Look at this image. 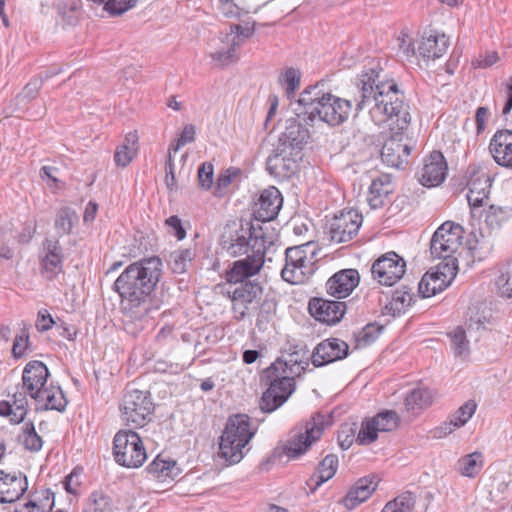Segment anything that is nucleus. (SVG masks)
Segmentation results:
<instances>
[{"instance_id":"obj_1","label":"nucleus","mask_w":512,"mask_h":512,"mask_svg":"<svg viewBox=\"0 0 512 512\" xmlns=\"http://www.w3.org/2000/svg\"><path fill=\"white\" fill-rule=\"evenodd\" d=\"M361 83L360 99L355 110H367L375 125H388L393 133L383 144L381 158L387 166L399 168L407 161L412 147L404 135L410 118L397 84L380 81L379 72L374 69L361 75Z\"/></svg>"},{"instance_id":"obj_2","label":"nucleus","mask_w":512,"mask_h":512,"mask_svg":"<svg viewBox=\"0 0 512 512\" xmlns=\"http://www.w3.org/2000/svg\"><path fill=\"white\" fill-rule=\"evenodd\" d=\"M162 260L157 257L141 259L128 265L114 282L123 312L124 330L136 336L149 322L150 296L162 275Z\"/></svg>"},{"instance_id":"obj_3","label":"nucleus","mask_w":512,"mask_h":512,"mask_svg":"<svg viewBox=\"0 0 512 512\" xmlns=\"http://www.w3.org/2000/svg\"><path fill=\"white\" fill-rule=\"evenodd\" d=\"M297 115L310 126L316 122L327 124L329 127H339L345 123L352 112L351 101L338 97L323 90V84L309 86L304 89L298 100Z\"/></svg>"},{"instance_id":"obj_4","label":"nucleus","mask_w":512,"mask_h":512,"mask_svg":"<svg viewBox=\"0 0 512 512\" xmlns=\"http://www.w3.org/2000/svg\"><path fill=\"white\" fill-rule=\"evenodd\" d=\"M255 435L250 425V418L245 414L229 417L220 438L218 456L227 465L239 463L244 457L243 449Z\"/></svg>"},{"instance_id":"obj_5","label":"nucleus","mask_w":512,"mask_h":512,"mask_svg":"<svg viewBox=\"0 0 512 512\" xmlns=\"http://www.w3.org/2000/svg\"><path fill=\"white\" fill-rule=\"evenodd\" d=\"M269 383L268 389L263 393L260 407L264 412H273L279 408L295 390L293 377L286 375L285 364L273 363L264 372Z\"/></svg>"},{"instance_id":"obj_6","label":"nucleus","mask_w":512,"mask_h":512,"mask_svg":"<svg viewBox=\"0 0 512 512\" xmlns=\"http://www.w3.org/2000/svg\"><path fill=\"white\" fill-rule=\"evenodd\" d=\"M121 418L132 428H142L150 420L154 411V404L149 392L127 388L121 404Z\"/></svg>"},{"instance_id":"obj_7","label":"nucleus","mask_w":512,"mask_h":512,"mask_svg":"<svg viewBox=\"0 0 512 512\" xmlns=\"http://www.w3.org/2000/svg\"><path fill=\"white\" fill-rule=\"evenodd\" d=\"M463 228L454 222H444L433 234L430 242V252L434 258L442 259L440 263H450L453 260L458 268V260L454 256L461 248Z\"/></svg>"},{"instance_id":"obj_8","label":"nucleus","mask_w":512,"mask_h":512,"mask_svg":"<svg viewBox=\"0 0 512 512\" xmlns=\"http://www.w3.org/2000/svg\"><path fill=\"white\" fill-rule=\"evenodd\" d=\"M115 461L127 468H138L147 459L142 439L133 430H120L113 440Z\"/></svg>"},{"instance_id":"obj_9","label":"nucleus","mask_w":512,"mask_h":512,"mask_svg":"<svg viewBox=\"0 0 512 512\" xmlns=\"http://www.w3.org/2000/svg\"><path fill=\"white\" fill-rule=\"evenodd\" d=\"M255 32V21L232 24L221 38L222 46L212 54L213 60L220 66L234 63L238 59L237 51Z\"/></svg>"},{"instance_id":"obj_10","label":"nucleus","mask_w":512,"mask_h":512,"mask_svg":"<svg viewBox=\"0 0 512 512\" xmlns=\"http://www.w3.org/2000/svg\"><path fill=\"white\" fill-rule=\"evenodd\" d=\"M269 248L266 247V240H255L253 253L233 263L226 274L230 283H244V280L256 275L265 262V255Z\"/></svg>"},{"instance_id":"obj_11","label":"nucleus","mask_w":512,"mask_h":512,"mask_svg":"<svg viewBox=\"0 0 512 512\" xmlns=\"http://www.w3.org/2000/svg\"><path fill=\"white\" fill-rule=\"evenodd\" d=\"M450 263H439L424 274L418 284V292L423 298L434 296L446 289L457 275V267L453 260Z\"/></svg>"},{"instance_id":"obj_12","label":"nucleus","mask_w":512,"mask_h":512,"mask_svg":"<svg viewBox=\"0 0 512 512\" xmlns=\"http://www.w3.org/2000/svg\"><path fill=\"white\" fill-rule=\"evenodd\" d=\"M324 416L315 414L305 423L300 431L287 442L285 453L290 458H298L304 454L313 442L317 441L323 432Z\"/></svg>"},{"instance_id":"obj_13","label":"nucleus","mask_w":512,"mask_h":512,"mask_svg":"<svg viewBox=\"0 0 512 512\" xmlns=\"http://www.w3.org/2000/svg\"><path fill=\"white\" fill-rule=\"evenodd\" d=\"M300 151L294 150L292 144L281 143L266 162L267 171L278 180L290 178L297 171Z\"/></svg>"},{"instance_id":"obj_14","label":"nucleus","mask_w":512,"mask_h":512,"mask_svg":"<svg viewBox=\"0 0 512 512\" xmlns=\"http://www.w3.org/2000/svg\"><path fill=\"white\" fill-rule=\"evenodd\" d=\"M255 240H265V237L263 234L253 233L251 228L227 227L221 237V246L232 257L242 254L247 256L253 253Z\"/></svg>"},{"instance_id":"obj_15","label":"nucleus","mask_w":512,"mask_h":512,"mask_svg":"<svg viewBox=\"0 0 512 512\" xmlns=\"http://www.w3.org/2000/svg\"><path fill=\"white\" fill-rule=\"evenodd\" d=\"M399 416L393 410L378 413L372 418L365 419L358 432L357 440L360 445H368L374 442L379 432L394 430L399 424Z\"/></svg>"},{"instance_id":"obj_16","label":"nucleus","mask_w":512,"mask_h":512,"mask_svg":"<svg viewBox=\"0 0 512 512\" xmlns=\"http://www.w3.org/2000/svg\"><path fill=\"white\" fill-rule=\"evenodd\" d=\"M301 245L289 247L285 250V265L281 270V276L284 281L291 284L303 283L309 274V260L305 248Z\"/></svg>"},{"instance_id":"obj_17","label":"nucleus","mask_w":512,"mask_h":512,"mask_svg":"<svg viewBox=\"0 0 512 512\" xmlns=\"http://www.w3.org/2000/svg\"><path fill=\"white\" fill-rule=\"evenodd\" d=\"M406 263L395 252H389L378 258L372 265V276L381 285L392 286L402 278Z\"/></svg>"},{"instance_id":"obj_18","label":"nucleus","mask_w":512,"mask_h":512,"mask_svg":"<svg viewBox=\"0 0 512 512\" xmlns=\"http://www.w3.org/2000/svg\"><path fill=\"white\" fill-rule=\"evenodd\" d=\"M491 188V178L488 173L480 169H473L470 172L467 183V201L471 209V214L476 217L480 213V208L488 205L490 202L489 193Z\"/></svg>"},{"instance_id":"obj_19","label":"nucleus","mask_w":512,"mask_h":512,"mask_svg":"<svg viewBox=\"0 0 512 512\" xmlns=\"http://www.w3.org/2000/svg\"><path fill=\"white\" fill-rule=\"evenodd\" d=\"M363 217L357 210H343L330 223L331 239L337 243L350 241L359 231Z\"/></svg>"},{"instance_id":"obj_20","label":"nucleus","mask_w":512,"mask_h":512,"mask_svg":"<svg viewBox=\"0 0 512 512\" xmlns=\"http://www.w3.org/2000/svg\"><path fill=\"white\" fill-rule=\"evenodd\" d=\"M348 344L338 338H328L316 345L312 352V363L315 367H321L348 356Z\"/></svg>"},{"instance_id":"obj_21","label":"nucleus","mask_w":512,"mask_h":512,"mask_svg":"<svg viewBox=\"0 0 512 512\" xmlns=\"http://www.w3.org/2000/svg\"><path fill=\"white\" fill-rule=\"evenodd\" d=\"M448 166L443 154L433 151L423 161L419 172V181L423 186L435 187L440 185L446 178Z\"/></svg>"},{"instance_id":"obj_22","label":"nucleus","mask_w":512,"mask_h":512,"mask_svg":"<svg viewBox=\"0 0 512 512\" xmlns=\"http://www.w3.org/2000/svg\"><path fill=\"white\" fill-rule=\"evenodd\" d=\"M308 309L316 320L333 325L343 318L346 311V303L323 298H312L309 301Z\"/></svg>"},{"instance_id":"obj_23","label":"nucleus","mask_w":512,"mask_h":512,"mask_svg":"<svg viewBox=\"0 0 512 512\" xmlns=\"http://www.w3.org/2000/svg\"><path fill=\"white\" fill-rule=\"evenodd\" d=\"M359 281L360 276L356 269H343L327 280L326 292L337 299L346 298L358 286Z\"/></svg>"},{"instance_id":"obj_24","label":"nucleus","mask_w":512,"mask_h":512,"mask_svg":"<svg viewBox=\"0 0 512 512\" xmlns=\"http://www.w3.org/2000/svg\"><path fill=\"white\" fill-rule=\"evenodd\" d=\"M232 301L233 310L238 318L246 315L249 305L253 304L262 295V287L257 282H244L233 291L228 292Z\"/></svg>"},{"instance_id":"obj_25","label":"nucleus","mask_w":512,"mask_h":512,"mask_svg":"<svg viewBox=\"0 0 512 512\" xmlns=\"http://www.w3.org/2000/svg\"><path fill=\"white\" fill-rule=\"evenodd\" d=\"M48 377L49 370L43 362L30 361L24 367L22 373L23 388L31 398L35 397L39 391L47 387Z\"/></svg>"},{"instance_id":"obj_26","label":"nucleus","mask_w":512,"mask_h":512,"mask_svg":"<svg viewBox=\"0 0 512 512\" xmlns=\"http://www.w3.org/2000/svg\"><path fill=\"white\" fill-rule=\"evenodd\" d=\"M28 481L21 472L6 473L0 470V502L13 503L27 491Z\"/></svg>"},{"instance_id":"obj_27","label":"nucleus","mask_w":512,"mask_h":512,"mask_svg":"<svg viewBox=\"0 0 512 512\" xmlns=\"http://www.w3.org/2000/svg\"><path fill=\"white\" fill-rule=\"evenodd\" d=\"M63 251L58 240L45 239L41 252V271L47 279H53L62 271Z\"/></svg>"},{"instance_id":"obj_28","label":"nucleus","mask_w":512,"mask_h":512,"mask_svg":"<svg viewBox=\"0 0 512 512\" xmlns=\"http://www.w3.org/2000/svg\"><path fill=\"white\" fill-rule=\"evenodd\" d=\"M489 152L498 165L512 168V130H497L490 140Z\"/></svg>"},{"instance_id":"obj_29","label":"nucleus","mask_w":512,"mask_h":512,"mask_svg":"<svg viewBox=\"0 0 512 512\" xmlns=\"http://www.w3.org/2000/svg\"><path fill=\"white\" fill-rule=\"evenodd\" d=\"M377 486L378 481L375 476L360 478L349 489L346 496L340 501V504L346 509L352 510L370 498Z\"/></svg>"},{"instance_id":"obj_30","label":"nucleus","mask_w":512,"mask_h":512,"mask_svg":"<svg viewBox=\"0 0 512 512\" xmlns=\"http://www.w3.org/2000/svg\"><path fill=\"white\" fill-rule=\"evenodd\" d=\"M282 197L275 187L265 189L255 204V214L262 221L274 219L282 206Z\"/></svg>"},{"instance_id":"obj_31","label":"nucleus","mask_w":512,"mask_h":512,"mask_svg":"<svg viewBox=\"0 0 512 512\" xmlns=\"http://www.w3.org/2000/svg\"><path fill=\"white\" fill-rule=\"evenodd\" d=\"M449 47V39L444 33L431 31L425 34L418 46L419 55L424 59L435 60L443 56Z\"/></svg>"},{"instance_id":"obj_32","label":"nucleus","mask_w":512,"mask_h":512,"mask_svg":"<svg viewBox=\"0 0 512 512\" xmlns=\"http://www.w3.org/2000/svg\"><path fill=\"white\" fill-rule=\"evenodd\" d=\"M41 410H56L63 412L67 406V399L59 386H47L32 397Z\"/></svg>"},{"instance_id":"obj_33","label":"nucleus","mask_w":512,"mask_h":512,"mask_svg":"<svg viewBox=\"0 0 512 512\" xmlns=\"http://www.w3.org/2000/svg\"><path fill=\"white\" fill-rule=\"evenodd\" d=\"M25 392H15L12 396V402L0 401V415L10 417V421L19 424L24 421L27 414V398Z\"/></svg>"},{"instance_id":"obj_34","label":"nucleus","mask_w":512,"mask_h":512,"mask_svg":"<svg viewBox=\"0 0 512 512\" xmlns=\"http://www.w3.org/2000/svg\"><path fill=\"white\" fill-rule=\"evenodd\" d=\"M259 6L253 0H219L218 10L227 18L241 19L249 13H257Z\"/></svg>"},{"instance_id":"obj_35","label":"nucleus","mask_w":512,"mask_h":512,"mask_svg":"<svg viewBox=\"0 0 512 512\" xmlns=\"http://www.w3.org/2000/svg\"><path fill=\"white\" fill-rule=\"evenodd\" d=\"M413 299L414 294L412 293V289H409L406 286L397 288L393 292L390 300L385 304L383 314L391 315L393 317L399 316L412 304Z\"/></svg>"},{"instance_id":"obj_36","label":"nucleus","mask_w":512,"mask_h":512,"mask_svg":"<svg viewBox=\"0 0 512 512\" xmlns=\"http://www.w3.org/2000/svg\"><path fill=\"white\" fill-rule=\"evenodd\" d=\"M338 457L335 454H328L318 465L316 472L310 477L309 485H314L316 490L324 482L331 479L338 469Z\"/></svg>"},{"instance_id":"obj_37","label":"nucleus","mask_w":512,"mask_h":512,"mask_svg":"<svg viewBox=\"0 0 512 512\" xmlns=\"http://www.w3.org/2000/svg\"><path fill=\"white\" fill-rule=\"evenodd\" d=\"M192 141V126H185L180 137L177 139L176 144H171L168 152V159L166 162V184L169 189H173L175 184V174L173 169V154H175L182 146Z\"/></svg>"},{"instance_id":"obj_38","label":"nucleus","mask_w":512,"mask_h":512,"mask_svg":"<svg viewBox=\"0 0 512 512\" xmlns=\"http://www.w3.org/2000/svg\"><path fill=\"white\" fill-rule=\"evenodd\" d=\"M390 192L391 187L388 177L374 179L369 187L368 204L372 209L382 207Z\"/></svg>"},{"instance_id":"obj_39","label":"nucleus","mask_w":512,"mask_h":512,"mask_svg":"<svg viewBox=\"0 0 512 512\" xmlns=\"http://www.w3.org/2000/svg\"><path fill=\"white\" fill-rule=\"evenodd\" d=\"M138 136L136 132L126 135L124 142L119 145L114 154L115 163L118 166L126 167L137 153Z\"/></svg>"},{"instance_id":"obj_40","label":"nucleus","mask_w":512,"mask_h":512,"mask_svg":"<svg viewBox=\"0 0 512 512\" xmlns=\"http://www.w3.org/2000/svg\"><path fill=\"white\" fill-rule=\"evenodd\" d=\"M476 403L472 400L467 401L452 415L450 422L445 423L442 429L445 434L452 433L456 428L465 425L468 420L473 416L476 410Z\"/></svg>"},{"instance_id":"obj_41","label":"nucleus","mask_w":512,"mask_h":512,"mask_svg":"<svg viewBox=\"0 0 512 512\" xmlns=\"http://www.w3.org/2000/svg\"><path fill=\"white\" fill-rule=\"evenodd\" d=\"M147 471L149 474L159 479H174L179 475V469L176 462L173 460H165L157 456L148 466Z\"/></svg>"},{"instance_id":"obj_42","label":"nucleus","mask_w":512,"mask_h":512,"mask_svg":"<svg viewBox=\"0 0 512 512\" xmlns=\"http://www.w3.org/2000/svg\"><path fill=\"white\" fill-rule=\"evenodd\" d=\"M168 266L175 274H184L192 263V252L190 249H178L170 253L167 260Z\"/></svg>"},{"instance_id":"obj_43","label":"nucleus","mask_w":512,"mask_h":512,"mask_svg":"<svg viewBox=\"0 0 512 512\" xmlns=\"http://www.w3.org/2000/svg\"><path fill=\"white\" fill-rule=\"evenodd\" d=\"M432 403V393L426 388L412 390L405 399V407L408 411L421 410Z\"/></svg>"},{"instance_id":"obj_44","label":"nucleus","mask_w":512,"mask_h":512,"mask_svg":"<svg viewBox=\"0 0 512 512\" xmlns=\"http://www.w3.org/2000/svg\"><path fill=\"white\" fill-rule=\"evenodd\" d=\"M459 471L462 476L474 478L483 467V455L473 452L459 460Z\"/></svg>"},{"instance_id":"obj_45","label":"nucleus","mask_w":512,"mask_h":512,"mask_svg":"<svg viewBox=\"0 0 512 512\" xmlns=\"http://www.w3.org/2000/svg\"><path fill=\"white\" fill-rule=\"evenodd\" d=\"M19 441L25 449L31 452H38L43 446V440L36 432L32 422L25 423L22 427V433L19 435Z\"/></svg>"},{"instance_id":"obj_46","label":"nucleus","mask_w":512,"mask_h":512,"mask_svg":"<svg viewBox=\"0 0 512 512\" xmlns=\"http://www.w3.org/2000/svg\"><path fill=\"white\" fill-rule=\"evenodd\" d=\"M488 209L485 211V224L490 230L499 229L501 224L507 219L509 209L507 207L497 206L494 204L486 205Z\"/></svg>"},{"instance_id":"obj_47","label":"nucleus","mask_w":512,"mask_h":512,"mask_svg":"<svg viewBox=\"0 0 512 512\" xmlns=\"http://www.w3.org/2000/svg\"><path fill=\"white\" fill-rule=\"evenodd\" d=\"M77 220V215L74 210L68 207L61 208L55 219V229L57 233L67 235L71 232L74 221Z\"/></svg>"},{"instance_id":"obj_48","label":"nucleus","mask_w":512,"mask_h":512,"mask_svg":"<svg viewBox=\"0 0 512 512\" xmlns=\"http://www.w3.org/2000/svg\"><path fill=\"white\" fill-rule=\"evenodd\" d=\"M415 505V497L411 492H404L389 501L382 512H411Z\"/></svg>"},{"instance_id":"obj_49","label":"nucleus","mask_w":512,"mask_h":512,"mask_svg":"<svg viewBox=\"0 0 512 512\" xmlns=\"http://www.w3.org/2000/svg\"><path fill=\"white\" fill-rule=\"evenodd\" d=\"M496 286L501 296L512 297V262L500 266Z\"/></svg>"},{"instance_id":"obj_50","label":"nucleus","mask_w":512,"mask_h":512,"mask_svg":"<svg viewBox=\"0 0 512 512\" xmlns=\"http://www.w3.org/2000/svg\"><path fill=\"white\" fill-rule=\"evenodd\" d=\"M239 170L229 168L222 172L215 183L213 195L222 198L228 194V187L232 181L238 176Z\"/></svg>"},{"instance_id":"obj_51","label":"nucleus","mask_w":512,"mask_h":512,"mask_svg":"<svg viewBox=\"0 0 512 512\" xmlns=\"http://www.w3.org/2000/svg\"><path fill=\"white\" fill-rule=\"evenodd\" d=\"M358 426L356 423H344L338 431V443L343 450L351 447L354 441L358 443Z\"/></svg>"},{"instance_id":"obj_52","label":"nucleus","mask_w":512,"mask_h":512,"mask_svg":"<svg viewBox=\"0 0 512 512\" xmlns=\"http://www.w3.org/2000/svg\"><path fill=\"white\" fill-rule=\"evenodd\" d=\"M451 346L457 356L467 355L469 353V341L466 332L462 327H456L449 333Z\"/></svg>"},{"instance_id":"obj_53","label":"nucleus","mask_w":512,"mask_h":512,"mask_svg":"<svg viewBox=\"0 0 512 512\" xmlns=\"http://www.w3.org/2000/svg\"><path fill=\"white\" fill-rule=\"evenodd\" d=\"M83 512H114V508L108 496L93 493Z\"/></svg>"},{"instance_id":"obj_54","label":"nucleus","mask_w":512,"mask_h":512,"mask_svg":"<svg viewBox=\"0 0 512 512\" xmlns=\"http://www.w3.org/2000/svg\"><path fill=\"white\" fill-rule=\"evenodd\" d=\"M44 79L42 77L32 78L18 94L17 99L20 102H30L34 100L43 86Z\"/></svg>"},{"instance_id":"obj_55","label":"nucleus","mask_w":512,"mask_h":512,"mask_svg":"<svg viewBox=\"0 0 512 512\" xmlns=\"http://www.w3.org/2000/svg\"><path fill=\"white\" fill-rule=\"evenodd\" d=\"M382 328L375 324H368L361 331L358 332L356 336L357 345L359 347H365L373 342L379 337Z\"/></svg>"},{"instance_id":"obj_56","label":"nucleus","mask_w":512,"mask_h":512,"mask_svg":"<svg viewBox=\"0 0 512 512\" xmlns=\"http://www.w3.org/2000/svg\"><path fill=\"white\" fill-rule=\"evenodd\" d=\"M198 184L201 189L209 190L214 183V166L211 162L202 163L197 171Z\"/></svg>"},{"instance_id":"obj_57","label":"nucleus","mask_w":512,"mask_h":512,"mask_svg":"<svg viewBox=\"0 0 512 512\" xmlns=\"http://www.w3.org/2000/svg\"><path fill=\"white\" fill-rule=\"evenodd\" d=\"M45 500L47 503H43L41 505H38L34 501H28L23 505L15 507L14 512H47L54 506V494L50 491H47Z\"/></svg>"},{"instance_id":"obj_58","label":"nucleus","mask_w":512,"mask_h":512,"mask_svg":"<svg viewBox=\"0 0 512 512\" xmlns=\"http://www.w3.org/2000/svg\"><path fill=\"white\" fill-rule=\"evenodd\" d=\"M300 72L294 68L286 69L280 76L279 81L286 89V93L290 95L300 85Z\"/></svg>"},{"instance_id":"obj_59","label":"nucleus","mask_w":512,"mask_h":512,"mask_svg":"<svg viewBox=\"0 0 512 512\" xmlns=\"http://www.w3.org/2000/svg\"><path fill=\"white\" fill-rule=\"evenodd\" d=\"M29 344V333L26 328L22 329L21 334L17 335L14 339L12 346V355L14 358H21L28 348Z\"/></svg>"},{"instance_id":"obj_60","label":"nucleus","mask_w":512,"mask_h":512,"mask_svg":"<svg viewBox=\"0 0 512 512\" xmlns=\"http://www.w3.org/2000/svg\"><path fill=\"white\" fill-rule=\"evenodd\" d=\"M165 225L167 226L168 233L175 236L177 240L181 241L186 237V230L178 216L173 215L167 218Z\"/></svg>"},{"instance_id":"obj_61","label":"nucleus","mask_w":512,"mask_h":512,"mask_svg":"<svg viewBox=\"0 0 512 512\" xmlns=\"http://www.w3.org/2000/svg\"><path fill=\"white\" fill-rule=\"evenodd\" d=\"M137 0H108L105 9L113 15H120L135 6Z\"/></svg>"},{"instance_id":"obj_62","label":"nucleus","mask_w":512,"mask_h":512,"mask_svg":"<svg viewBox=\"0 0 512 512\" xmlns=\"http://www.w3.org/2000/svg\"><path fill=\"white\" fill-rule=\"evenodd\" d=\"M396 44L399 52H401L404 56L410 57L415 54V49L412 45V39L406 32L402 31L400 33L396 39Z\"/></svg>"},{"instance_id":"obj_63","label":"nucleus","mask_w":512,"mask_h":512,"mask_svg":"<svg viewBox=\"0 0 512 512\" xmlns=\"http://www.w3.org/2000/svg\"><path fill=\"white\" fill-rule=\"evenodd\" d=\"M54 323L51 314L46 309H42L38 312L36 328L39 332L48 331L52 328Z\"/></svg>"},{"instance_id":"obj_64","label":"nucleus","mask_w":512,"mask_h":512,"mask_svg":"<svg viewBox=\"0 0 512 512\" xmlns=\"http://www.w3.org/2000/svg\"><path fill=\"white\" fill-rule=\"evenodd\" d=\"M468 321L470 328L480 329L485 327V324L489 322V318L487 315L481 314L477 309H470Z\"/></svg>"}]
</instances>
